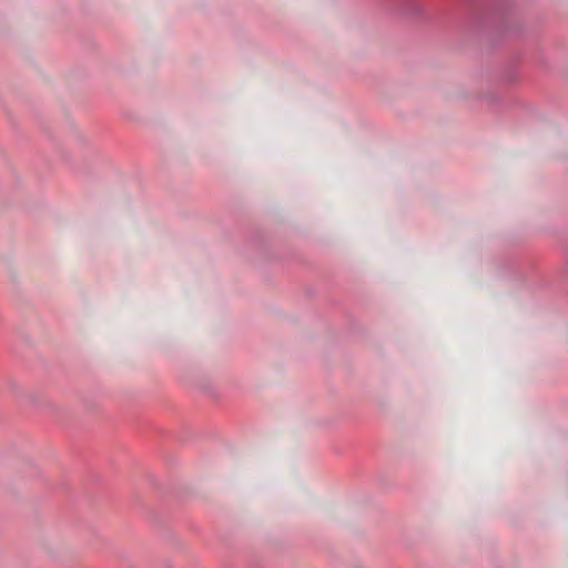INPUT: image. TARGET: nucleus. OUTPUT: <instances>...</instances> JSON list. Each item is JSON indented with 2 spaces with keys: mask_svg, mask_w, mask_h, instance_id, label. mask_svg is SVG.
<instances>
[{
  "mask_svg": "<svg viewBox=\"0 0 568 568\" xmlns=\"http://www.w3.org/2000/svg\"><path fill=\"white\" fill-rule=\"evenodd\" d=\"M465 23L493 45L523 32L521 13L514 0H467Z\"/></svg>",
  "mask_w": 568,
  "mask_h": 568,
  "instance_id": "f257e3e1",
  "label": "nucleus"
},
{
  "mask_svg": "<svg viewBox=\"0 0 568 568\" xmlns=\"http://www.w3.org/2000/svg\"><path fill=\"white\" fill-rule=\"evenodd\" d=\"M516 77H517L516 71L515 70H510L508 72V82L515 81Z\"/></svg>",
  "mask_w": 568,
  "mask_h": 568,
  "instance_id": "f03ea898",
  "label": "nucleus"
}]
</instances>
